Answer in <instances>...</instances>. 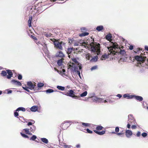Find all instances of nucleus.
<instances>
[{
    "label": "nucleus",
    "instance_id": "f257e3e1",
    "mask_svg": "<svg viewBox=\"0 0 148 148\" xmlns=\"http://www.w3.org/2000/svg\"><path fill=\"white\" fill-rule=\"evenodd\" d=\"M53 42L55 48L60 50L63 49L62 45H65V43L62 41H60L59 40H57L53 38L52 40Z\"/></svg>",
    "mask_w": 148,
    "mask_h": 148
},
{
    "label": "nucleus",
    "instance_id": "f03ea898",
    "mask_svg": "<svg viewBox=\"0 0 148 148\" xmlns=\"http://www.w3.org/2000/svg\"><path fill=\"white\" fill-rule=\"evenodd\" d=\"M134 58L137 61L139 62L138 63V66H144L143 64L145 60V58L143 57L141 55L140 56H134Z\"/></svg>",
    "mask_w": 148,
    "mask_h": 148
},
{
    "label": "nucleus",
    "instance_id": "7ed1b4c3",
    "mask_svg": "<svg viewBox=\"0 0 148 148\" xmlns=\"http://www.w3.org/2000/svg\"><path fill=\"white\" fill-rule=\"evenodd\" d=\"M76 49L73 48V47L68 48L67 49V53L68 55V57L69 58H72L74 56H75L77 54V52Z\"/></svg>",
    "mask_w": 148,
    "mask_h": 148
},
{
    "label": "nucleus",
    "instance_id": "20e7f679",
    "mask_svg": "<svg viewBox=\"0 0 148 148\" xmlns=\"http://www.w3.org/2000/svg\"><path fill=\"white\" fill-rule=\"evenodd\" d=\"M59 92L67 96L71 97L75 99H78L79 97V96H77L75 95L74 94V92L72 90H69L68 91V92H65L64 93L63 92L61 91H59Z\"/></svg>",
    "mask_w": 148,
    "mask_h": 148
},
{
    "label": "nucleus",
    "instance_id": "39448f33",
    "mask_svg": "<svg viewBox=\"0 0 148 148\" xmlns=\"http://www.w3.org/2000/svg\"><path fill=\"white\" fill-rule=\"evenodd\" d=\"M103 128V127L101 126H98L96 127V130H93L94 132L99 135H102L105 133L106 130H103L102 131H100Z\"/></svg>",
    "mask_w": 148,
    "mask_h": 148
},
{
    "label": "nucleus",
    "instance_id": "423d86ee",
    "mask_svg": "<svg viewBox=\"0 0 148 148\" xmlns=\"http://www.w3.org/2000/svg\"><path fill=\"white\" fill-rule=\"evenodd\" d=\"M112 46L108 47V49L110 52V53H109L108 54H112L113 55H114L115 53H114L115 51L113 50V49L115 50L116 48H118V46L115 43H113V42H112Z\"/></svg>",
    "mask_w": 148,
    "mask_h": 148
},
{
    "label": "nucleus",
    "instance_id": "0eeeda50",
    "mask_svg": "<svg viewBox=\"0 0 148 148\" xmlns=\"http://www.w3.org/2000/svg\"><path fill=\"white\" fill-rule=\"evenodd\" d=\"M100 44L99 43L97 45H94L93 46H91V49L92 51L94 52H99L100 51Z\"/></svg>",
    "mask_w": 148,
    "mask_h": 148
},
{
    "label": "nucleus",
    "instance_id": "6e6552de",
    "mask_svg": "<svg viewBox=\"0 0 148 148\" xmlns=\"http://www.w3.org/2000/svg\"><path fill=\"white\" fill-rule=\"evenodd\" d=\"M34 84H33L31 82H27V84L28 86V88L31 90H34V91L36 90V88L35 87L36 86V84L34 82Z\"/></svg>",
    "mask_w": 148,
    "mask_h": 148
},
{
    "label": "nucleus",
    "instance_id": "1a4fd4ad",
    "mask_svg": "<svg viewBox=\"0 0 148 148\" xmlns=\"http://www.w3.org/2000/svg\"><path fill=\"white\" fill-rule=\"evenodd\" d=\"M87 30L86 28H81V32L82 33L79 34V36L83 37L88 35L89 34L86 32Z\"/></svg>",
    "mask_w": 148,
    "mask_h": 148
},
{
    "label": "nucleus",
    "instance_id": "9d476101",
    "mask_svg": "<svg viewBox=\"0 0 148 148\" xmlns=\"http://www.w3.org/2000/svg\"><path fill=\"white\" fill-rule=\"evenodd\" d=\"M56 56L57 57H59L61 58H64L65 57V55L62 51H60L57 52Z\"/></svg>",
    "mask_w": 148,
    "mask_h": 148
},
{
    "label": "nucleus",
    "instance_id": "9b49d317",
    "mask_svg": "<svg viewBox=\"0 0 148 148\" xmlns=\"http://www.w3.org/2000/svg\"><path fill=\"white\" fill-rule=\"evenodd\" d=\"M7 73L8 75L7 76V77L8 79H10L13 75V73L9 69L6 70Z\"/></svg>",
    "mask_w": 148,
    "mask_h": 148
},
{
    "label": "nucleus",
    "instance_id": "f8f14e48",
    "mask_svg": "<svg viewBox=\"0 0 148 148\" xmlns=\"http://www.w3.org/2000/svg\"><path fill=\"white\" fill-rule=\"evenodd\" d=\"M132 134V132L130 130H126L125 131V135L128 138H129Z\"/></svg>",
    "mask_w": 148,
    "mask_h": 148
},
{
    "label": "nucleus",
    "instance_id": "ddd939ff",
    "mask_svg": "<svg viewBox=\"0 0 148 148\" xmlns=\"http://www.w3.org/2000/svg\"><path fill=\"white\" fill-rule=\"evenodd\" d=\"M38 109V107L36 106H32L30 108V110L34 112L37 111Z\"/></svg>",
    "mask_w": 148,
    "mask_h": 148
},
{
    "label": "nucleus",
    "instance_id": "4468645a",
    "mask_svg": "<svg viewBox=\"0 0 148 148\" xmlns=\"http://www.w3.org/2000/svg\"><path fill=\"white\" fill-rule=\"evenodd\" d=\"M92 99L93 101H98V102H101L103 100V99L100 98H98L96 97H94L92 98Z\"/></svg>",
    "mask_w": 148,
    "mask_h": 148
},
{
    "label": "nucleus",
    "instance_id": "2eb2a0df",
    "mask_svg": "<svg viewBox=\"0 0 148 148\" xmlns=\"http://www.w3.org/2000/svg\"><path fill=\"white\" fill-rule=\"evenodd\" d=\"M112 38V36L111 34H108L106 36V38L107 40L110 42L112 40L111 38Z\"/></svg>",
    "mask_w": 148,
    "mask_h": 148
},
{
    "label": "nucleus",
    "instance_id": "dca6fc26",
    "mask_svg": "<svg viewBox=\"0 0 148 148\" xmlns=\"http://www.w3.org/2000/svg\"><path fill=\"white\" fill-rule=\"evenodd\" d=\"M134 98L136 100L140 101H141L143 100V98L142 97L138 96H137L135 95Z\"/></svg>",
    "mask_w": 148,
    "mask_h": 148
},
{
    "label": "nucleus",
    "instance_id": "f3484780",
    "mask_svg": "<svg viewBox=\"0 0 148 148\" xmlns=\"http://www.w3.org/2000/svg\"><path fill=\"white\" fill-rule=\"evenodd\" d=\"M98 59L97 56H95L93 58L92 57L91 59L90 60V61L91 62H93L96 61Z\"/></svg>",
    "mask_w": 148,
    "mask_h": 148
},
{
    "label": "nucleus",
    "instance_id": "a211bd4d",
    "mask_svg": "<svg viewBox=\"0 0 148 148\" xmlns=\"http://www.w3.org/2000/svg\"><path fill=\"white\" fill-rule=\"evenodd\" d=\"M81 124L82 126L84 127H89L90 125V124L87 123H82Z\"/></svg>",
    "mask_w": 148,
    "mask_h": 148
},
{
    "label": "nucleus",
    "instance_id": "6ab92c4d",
    "mask_svg": "<svg viewBox=\"0 0 148 148\" xmlns=\"http://www.w3.org/2000/svg\"><path fill=\"white\" fill-rule=\"evenodd\" d=\"M64 60V58H61L60 59L58 60L57 61V64L59 66H60L62 65L63 60Z\"/></svg>",
    "mask_w": 148,
    "mask_h": 148
},
{
    "label": "nucleus",
    "instance_id": "aec40b11",
    "mask_svg": "<svg viewBox=\"0 0 148 148\" xmlns=\"http://www.w3.org/2000/svg\"><path fill=\"white\" fill-rule=\"evenodd\" d=\"M108 54V55L106 54L102 55L101 58V59L102 60H103L106 59L108 58V56H109V55Z\"/></svg>",
    "mask_w": 148,
    "mask_h": 148
},
{
    "label": "nucleus",
    "instance_id": "412c9836",
    "mask_svg": "<svg viewBox=\"0 0 148 148\" xmlns=\"http://www.w3.org/2000/svg\"><path fill=\"white\" fill-rule=\"evenodd\" d=\"M36 128L35 126H34V125H32L31 127H30L29 130L31 132L34 133L36 130Z\"/></svg>",
    "mask_w": 148,
    "mask_h": 148
},
{
    "label": "nucleus",
    "instance_id": "4be33fe9",
    "mask_svg": "<svg viewBox=\"0 0 148 148\" xmlns=\"http://www.w3.org/2000/svg\"><path fill=\"white\" fill-rule=\"evenodd\" d=\"M135 120L134 119H130V120H128V123H129L132 125L133 124H135Z\"/></svg>",
    "mask_w": 148,
    "mask_h": 148
},
{
    "label": "nucleus",
    "instance_id": "5701e85b",
    "mask_svg": "<svg viewBox=\"0 0 148 148\" xmlns=\"http://www.w3.org/2000/svg\"><path fill=\"white\" fill-rule=\"evenodd\" d=\"M41 140L42 142L45 143L47 144L49 142L48 140L46 138H41Z\"/></svg>",
    "mask_w": 148,
    "mask_h": 148
},
{
    "label": "nucleus",
    "instance_id": "b1692460",
    "mask_svg": "<svg viewBox=\"0 0 148 148\" xmlns=\"http://www.w3.org/2000/svg\"><path fill=\"white\" fill-rule=\"evenodd\" d=\"M32 18L31 16H30L29 17V18L28 20V25L29 27H30L32 26L31 22Z\"/></svg>",
    "mask_w": 148,
    "mask_h": 148
},
{
    "label": "nucleus",
    "instance_id": "393cba45",
    "mask_svg": "<svg viewBox=\"0 0 148 148\" xmlns=\"http://www.w3.org/2000/svg\"><path fill=\"white\" fill-rule=\"evenodd\" d=\"M22 111L23 112H25V109L22 107H19L16 110V111Z\"/></svg>",
    "mask_w": 148,
    "mask_h": 148
},
{
    "label": "nucleus",
    "instance_id": "a878e982",
    "mask_svg": "<svg viewBox=\"0 0 148 148\" xmlns=\"http://www.w3.org/2000/svg\"><path fill=\"white\" fill-rule=\"evenodd\" d=\"M83 45L85 46V47L86 46L87 47H88L89 46V45H90V46H91V44L88 43V42H84L82 43Z\"/></svg>",
    "mask_w": 148,
    "mask_h": 148
},
{
    "label": "nucleus",
    "instance_id": "bb28decb",
    "mask_svg": "<svg viewBox=\"0 0 148 148\" xmlns=\"http://www.w3.org/2000/svg\"><path fill=\"white\" fill-rule=\"evenodd\" d=\"M57 88L59 90L62 91L64 90L65 89V87H64L60 86H57Z\"/></svg>",
    "mask_w": 148,
    "mask_h": 148
},
{
    "label": "nucleus",
    "instance_id": "cd10ccee",
    "mask_svg": "<svg viewBox=\"0 0 148 148\" xmlns=\"http://www.w3.org/2000/svg\"><path fill=\"white\" fill-rule=\"evenodd\" d=\"M87 92L86 91H85L84 92H83V93H82L80 95V96L81 97H84V96H86V95H87Z\"/></svg>",
    "mask_w": 148,
    "mask_h": 148
},
{
    "label": "nucleus",
    "instance_id": "c85d7f7f",
    "mask_svg": "<svg viewBox=\"0 0 148 148\" xmlns=\"http://www.w3.org/2000/svg\"><path fill=\"white\" fill-rule=\"evenodd\" d=\"M7 72L5 71H2L1 74L3 76H6L7 75Z\"/></svg>",
    "mask_w": 148,
    "mask_h": 148
},
{
    "label": "nucleus",
    "instance_id": "c756f323",
    "mask_svg": "<svg viewBox=\"0 0 148 148\" xmlns=\"http://www.w3.org/2000/svg\"><path fill=\"white\" fill-rule=\"evenodd\" d=\"M44 84L42 83H38L37 84L38 87V88H40L43 86Z\"/></svg>",
    "mask_w": 148,
    "mask_h": 148
},
{
    "label": "nucleus",
    "instance_id": "7c9ffc66",
    "mask_svg": "<svg viewBox=\"0 0 148 148\" xmlns=\"http://www.w3.org/2000/svg\"><path fill=\"white\" fill-rule=\"evenodd\" d=\"M119 53L121 54L124 55L125 54L126 52L124 50H121V49H120Z\"/></svg>",
    "mask_w": 148,
    "mask_h": 148
},
{
    "label": "nucleus",
    "instance_id": "2f4dec72",
    "mask_svg": "<svg viewBox=\"0 0 148 148\" xmlns=\"http://www.w3.org/2000/svg\"><path fill=\"white\" fill-rule=\"evenodd\" d=\"M86 58H87L89 60H90L91 59L90 58H92V57L90 56V54L88 53L86 55Z\"/></svg>",
    "mask_w": 148,
    "mask_h": 148
},
{
    "label": "nucleus",
    "instance_id": "473e14b6",
    "mask_svg": "<svg viewBox=\"0 0 148 148\" xmlns=\"http://www.w3.org/2000/svg\"><path fill=\"white\" fill-rule=\"evenodd\" d=\"M54 91L52 89H49L47 90L46 91V92L47 93H50L53 92Z\"/></svg>",
    "mask_w": 148,
    "mask_h": 148
},
{
    "label": "nucleus",
    "instance_id": "72a5a7b5",
    "mask_svg": "<svg viewBox=\"0 0 148 148\" xmlns=\"http://www.w3.org/2000/svg\"><path fill=\"white\" fill-rule=\"evenodd\" d=\"M37 138V137L35 135H33L32 137L30 138V140H34Z\"/></svg>",
    "mask_w": 148,
    "mask_h": 148
},
{
    "label": "nucleus",
    "instance_id": "f704fd0d",
    "mask_svg": "<svg viewBox=\"0 0 148 148\" xmlns=\"http://www.w3.org/2000/svg\"><path fill=\"white\" fill-rule=\"evenodd\" d=\"M112 133L113 134H116V132H112ZM124 132H123V131L122 132H120L119 133H116V134H117V135H122V134H124Z\"/></svg>",
    "mask_w": 148,
    "mask_h": 148
},
{
    "label": "nucleus",
    "instance_id": "c9c22d12",
    "mask_svg": "<svg viewBox=\"0 0 148 148\" xmlns=\"http://www.w3.org/2000/svg\"><path fill=\"white\" fill-rule=\"evenodd\" d=\"M71 59L73 61L76 63H78V62L77 60L74 57V56L72 58H71Z\"/></svg>",
    "mask_w": 148,
    "mask_h": 148
},
{
    "label": "nucleus",
    "instance_id": "e433bc0d",
    "mask_svg": "<svg viewBox=\"0 0 148 148\" xmlns=\"http://www.w3.org/2000/svg\"><path fill=\"white\" fill-rule=\"evenodd\" d=\"M135 95H130L129 94L128 99H132L134 98Z\"/></svg>",
    "mask_w": 148,
    "mask_h": 148
},
{
    "label": "nucleus",
    "instance_id": "4c0bfd02",
    "mask_svg": "<svg viewBox=\"0 0 148 148\" xmlns=\"http://www.w3.org/2000/svg\"><path fill=\"white\" fill-rule=\"evenodd\" d=\"M45 35L47 37H51V35H52V34H51L50 33H45Z\"/></svg>",
    "mask_w": 148,
    "mask_h": 148
},
{
    "label": "nucleus",
    "instance_id": "58836bf2",
    "mask_svg": "<svg viewBox=\"0 0 148 148\" xmlns=\"http://www.w3.org/2000/svg\"><path fill=\"white\" fill-rule=\"evenodd\" d=\"M86 130L87 132L90 134H92L93 132L92 131L90 130L89 129L87 128L86 129H85V130Z\"/></svg>",
    "mask_w": 148,
    "mask_h": 148
},
{
    "label": "nucleus",
    "instance_id": "ea45409f",
    "mask_svg": "<svg viewBox=\"0 0 148 148\" xmlns=\"http://www.w3.org/2000/svg\"><path fill=\"white\" fill-rule=\"evenodd\" d=\"M128 120H130V119H134L133 116L132 114H129L128 116Z\"/></svg>",
    "mask_w": 148,
    "mask_h": 148
},
{
    "label": "nucleus",
    "instance_id": "a19ab883",
    "mask_svg": "<svg viewBox=\"0 0 148 148\" xmlns=\"http://www.w3.org/2000/svg\"><path fill=\"white\" fill-rule=\"evenodd\" d=\"M23 130L25 132L26 134H28L30 132L29 131V129H23Z\"/></svg>",
    "mask_w": 148,
    "mask_h": 148
},
{
    "label": "nucleus",
    "instance_id": "79ce46f5",
    "mask_svg": "<svg viewBox=\"0 0 148 148\" xmlns=\"http://www.w3.org/2000/svg\"><path fill=\"white\" fill-rule=\"evenodd\" d=\"M23 88L25 90H26V91H27L28 92H30V91L28 89V88L27 87H23Z\"/></svg>",
    "mask_w": 148,
    "mask_h": 148
},
{
    "label": "nucleus",
    "instance_id": "37998d69",
    "mask_svg": "<svg viewBox=\"0 0 148 148\" xmlns=\"http://www.w3.org/2000/svg\"><path fill=\"white\" fill-rule=\"evenodd\" d=\"M147 133L146 132H143L142 134V136L144 137H146L147 136Z\"/></svg>",
    "mask_w": 148,
    "mask_h": 148
},
{
    "label": "nucleus",
    "instance_id": "c03bdc74",
    "mask_svg": "<svg viewBox=\"0 0 148 148\" xmlns=\"http://www.w3.org/2000/svg\"><path fill=\"white\" fill-rule=\"evenodd\" d=\"M71 145H64L63 147L65 148H71Z\"/></svg>",
    "mask_w": 148,
    "mask_h": 148
},
{
    "label": "nucleus",
    "instance_id": "a18cd8bd",
    "mask_svg": "<svg viewBox=\"0 0 148 148\" xmlns=\"http://www.w3.org/2000/svg\"><path fill=\"white\" fill-rule=\"evenodd\" d=\"M22 77L21 75L19 74L18 76V78L19 80H21L22 79Z\"/></svg>",
    "mask_w": 148,
    "mask_h": 148
},
{
    "label": "nucleus",
    "instance_id": "49530a36",
    "mask_svg": "<svg viewBox=\"0 0 148 148\" xmlns=\"http://www.w3.org/2000/svg\"><path fill=\"white\" fill-rule=\"evenodd\" d=\"M119 129L118 127H116L115 129V131L117 133L119 132Z\"/></svg>",
    "mask_w": 148,
    "mask_h": 148
},
{
    "label": "nucleus",
    "instance_id": "de8ad7c7",
    "mask_svg": "<svg viewBox=\"0 0 148 148\" xmlns=\"http://www.w3.org/2000/svg\"><path fill=\"white\" fill-rule=\"evenodd\" d=\"M129 94H126L124 95L123 96V97L124 98H126L127 97L128 98Z\"/></svg>",
    "mask_w": 148,
    "mask_h": 148
},
{
    "label": "nucleus",
    "instance_id": "09e8293b",
    "mask_svg": "<svg viewBox=\"0 0 148 148\" xmlns=\"http://www.w3.org/2000/svg\"><path fill=\"white\" fill-rule=\"evenodd\" d=\"M131 128L132 129H135L136 128V126L135 125H132L131 126Z\"/></svg>",
    "mask_w": 148,
    "mask_h": 148
},
{
    "label": "nucleus",
    "instance_id": "8fccbe9b",
    "mask_svg": "<svg viewBox=\"0 0 148 148\" xmlns=\"http://www.w3.org/2000/svg\"><path fill=\"white\" fill-rule=\"evenodd\" d=\"M141 135L140 132L139 131H138L137 132V134H136V136L138 137H139Z\"/></svg>",
    "mask_w": 148,
    "mask_h": 148
},
{
    "label": "nucleus",
    "instance_id": "3c124183",
    "mask_svg": "<svg viewBox=\"0 0 148 148\" xmlns=\"http://www.w3.org/2000/svg\"><path fill=\"white\" fill-rule=\"evenodd\" d=\"M17 82V84L16 85H18V86H21L22 85L21 83V82L19 81L18 82Z\"/></svg>",
    "mask_w": 148,
    "mask_h": 148
},
{
    "label": "nucleus",
    "instance_id": "603ef678",
    "mask_svg": "<svg viewBox=\"0 0 148 148\" xmlns=\"http://www.w3.org/2000/svg\"><path fill=\"white\" fill-rule=\"evenodd\" d=\"M18 113L16 112H14V116L15 117H17L18 116Z\"/></svg>",
    "mask_w": 148,
    "mask_h": 148
},
{
    "label": "nucleus",
    "instance_id": "864d4df0",
    "mask_svg": "<svg viewBox=\"0 0 148 148\" xmlns=\"http://www.w3.org/2000/svg\"><path fill=\"white\" fill-rule=\"evenodd\" d=\"M97 68V66H94L92 67L91 68V70H95Z\"/></svg>",
    "mask_w": 148,
    "mask_h": 148
},
{
    "label": "nucleus",
    "instance_id": "5fc2aeb1",
    "mask_svg": "<svg viewBox=\"0 0 148 148\" xmlns=\"http://www.w3.org/2000/svg\"><path fill=\"white\" fill-rule=\"evenodd\" d=\"M31 37L33 39L35 40H37V38H36L35 37L32 35L31 36Z\"/></svg>",
    "mask_w": 148,
    "mask_h": 148
},
{
    "label": "nucleus",
    "instance_id": "6e6d98bb",
    "mask_svg": "<svg viewBox=\"0 0 148 148\" xmlns=\"http://www.w3.org/2000/svg\"><path fill=\"white\" fill-rule=\"evenodd\" d=\"M18 82L17 81H16V80H12V83L15 84V85H16L17 84V82Z\"/></svg>",
    "mask_w": 148,
    "mask_h": 148
},
{
    "label": "nucleus",
    "instance_id": "4d7b16f0",
    "mask_svg": "<svg viewBox=\"0 0 148 148\" xmlns=\"http://www.w3.org/2000/svg\"><path fill=\"white\" fill-rule=\"evenodd\" d=\"M132 125V124L129 123H128V124H127V127L129 129V128H130V126L131 125Z\"/></svg>",
    "mask_w": 148,
    "mask_h": 148
},
{
    "label": "nucleus",
    "instance_id": "13d9d810",
    "mask_svg": "<svg viewBox=\"0 0 148 148\" xmlns=\"http://www.w3.org/2000/svg\"><path fill=\"white\" fill-rule=\"evenodd\" d=\"M21 135L23 137L25 138L26 137V135L25 134H23L22 133H21Z\"/></svg>",
    "mask_w": 148,
    "mask_h": 148
},
{
    "label": "nucleus",
    "instance_id": "bf43d9fd",
    "mask_svg": "<svg viewBox=\"0 0 148 148\" xmlns=\"http://www.w3.org/2000/svg\"><path fill=\"white\" fill-rule=\"evenodd\" d=\"M133 46L132 45H130L129 47V49L131 50H132L133 49Z\"/></svg>",
    "mask_w": 148,
    "mask_h": 148
},
{
    "label": "nucleus",
    "instance_id": "052dcab7",
    "mask_svg": "<svg viewBox=\"0 0 148 148\" xmlns=\"http://www.w3.org/2000/svg\"><path fill=\"white\" fill-rule=\"evenodd\" d=\"M78 67L79 69L80 70L82 69V66L81 64H78Z\"/></svg>",
    "mask_w": 148,
    "mask_h": 148
},
{
    "label": "nucleus",
    "instance_id": "680f3d73",
    "mask_svg": "<svg viewBox=\"0 0 148 148\" xmlns=\"http://www.w3.org/2000/svg\"><path fill=\"white\" fill-rule=\"evenodd\" d=\"M103 28H96V29L98 31H102Z\"/></svg>",
    "mask_w": 148,
    "mask_h": 148
},
{
    "label": "nucleus",
    "instance_id": "e2e57ef3",
    "mask_svg": "<svg viewBox=\"0 0 148 148\" xmlns=\"http://www.w3.org/2000/svg\"><path fill=\"white\" fill-rule=\"evenodd\" d=\"M116 96L120 98L122 97V96L121 94H118L116 95Z\"/></svg>",
    "mask_w": 148,
    "mask_h": 148
},
{
    "label": "nucleus",
    "instance_id": "0e129e2a",
    "mask_svg": "<svg viewBox=\"0 0 148 148\" xmlns=\"http://www.w3.org/2000/svg\"><path fill=\"white\" fill-rule=\"evenodd\" d=\"M33 123H32V122H28V123L27 124V125H28V126H29V125H32V124Z\"/></svg>",
    "mask_w": 148,
    "mask_h": 148
},
{
    "label": "nucleus",
    "instance_id": "69168bd1",
    "mask_svg": "<svg viewBox=\"0 0 148 148\" xmlns=\"http://www.w3.org/2000/svg\"><path fill=\"white\" fill-rule=\"evenodd\" d=\"M77 74L79 75L80 78H81L80 72L79 71H77Z\"/></svg>",
    "mask_w": 148,
    "mask_h": 148
},
{
    "label": "nucleus",
    "instance_id": "338daca9",
    "mask_svg": "<svg viewBox=\"0 0 148 148\" xmlns=\"http://www.w3.org/2000/svg\"><path fill=\"white\" fill-rule=\"evenodd\" d=\"M76 147L77 148H79L80 147V145L79 144H77L76 145Z\"/></svg>",
    "mask_w": 148,
    "mask_h": 148
},
{
    "label": "nucleus",
    "instance_id": "774afa93",
    "mask_svg": "<svg viewBox=\"0 0 148 148\" xmlns=\"http://www.w3.org/2000/svg\"><path fill=\"white\" fill-rule=\"evenodd\" d=\"M145 50L148 51V46H145Z\"/></svg>",
    "mask_w": 148,
    "mask_h": 148
}]
</instances>
